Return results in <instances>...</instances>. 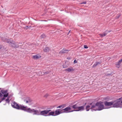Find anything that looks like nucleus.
Here are the masks:
<instances>
[{
	"label": "nucleus",
	"mask_w": 122,
	"mask_h": 122,
	"mask_svg": "<svg viewBox=\"0 0 122 122\" xmlns=\"http://www.w3.org/2000/svg\"><path fill=\"white\" fill-rule=\"evenodd\" d=\"M41 56L39 55H36L33 56V58L35 59H38L40 58Z\"/></svg>",
	"instance_id": "nucleus-14"
},
{
	"label": "nucleus",
	"mask_w": 122,
	"mask_h": 122,
	"mask_svg": "<svg viewBox=\"0 0 122 122\" xmlns=\"http://www.w3.org/2000/svg\"><path fill=\"white\" fill-rule=\"evenodd\" d=\"M63 107V105H60V106H59L58 107H57V108H60L61 107Z\"/></svg>",
	"instance_id": "nucleus-26"
},
{
	"label": "nucleus",
	"mask_w": 122,
	"mask_h": 122,
	"mask_svg": "<svg viewBox=\"0 0 122 122\" xmlns=\"http://www.w3.org/2000/svg\"><path fill=\"white\" fill-rule=\"evenodd\" d=\"M34 45L33 44L30 45H29V47L30 48H32V47L34 46Z\"/></svg>",
	"instance_id": "nucleus-23"
},
{
	"label": "nucleus",
	"mask_w": 122,
	"mask_h": 122,
	"mask_svg": "<svg viewBox=\"0 0 122 122\" xmlns=\"http://www.w3.org/2000/svg\"><path fill=\"white\" fill-rule=\"evenodd\" d=\"M113 101L110 102H105V105L106 106H111L113 105Z\"/></svg>",
	"instance_id": "nucleus-10"
},
{
	"label": "nucleus",
	"mask_w": 122,
	"mask_h": 122,
	"mask_svg": "<svg viewBox=\"0 0 122 122\" xmlns=\"http://www.w3.org/2000/svg\"><path fill=\"white\" fill-rule=\"evenodd\" d=\"M110 31H108V32H110Z\"/></svg>",
	"instance_id": "nucleus-35"
},
{
	"label": "nucleus",
	"mask_w": 122,
	"mask_h": 122,
	"mask_svg": "<svg viewBox=\"0 0 122 122\" xmlns=\"http://www.w3.org/2000/svg\"><path fill=\"white\" fill-rule=\"evenodd\" d=\"M121 16V15L120 14H119L117 15L116 17V18L117 19L119 17H120Z\"/></svg>",
	"instance_id": "nucleus-24"
},
{
	"label": "nucleus",
	"mask_w": 122,
	"mask_h": 122,
	"mask_svg": "<svg viewBox=\"0 0 122 122\" xmlns=\"http://www.w3.org/2000/svg\"><path fill=\"white\" fill-rule=\"evenodd\" d=\"M63 113H68L73 112L71 109V107H67L64 109L62 110Z\"/></svg>",
	"instance_id": "nucleus-7"
},
{
	"label": "nucleus",
	"mask_w": 122,
	"mask_h": 122,
	"mask_svg": "<svg viewBox=\"0 0 122 122\" xmlns=\"http://www.w3.org/2000/svg\"><path fill=\"white\" fill-rule=\"evenodd\" d=\"M113 107L122 108V98H121L113 101Z\"/></svg>",
	"instance_id": "nucleus-4"
},
{
	"label": "nucleus",
	"mask_w": 122,
	"mask_h": 122,
	"mask_svg": "<svg viewBox=\"0 0 122 122\" xmlns=\"http://www.w3.org/2000/svg\"><path fill=\"white\" fill-rule=\"evenodd\" d=\"M51 111V110H44L41 111L40 110H36L34 109H31L30 108H29V109L28 110V112L30 113H33V115H41L46 116L47 115H46L48 113Z\"/></svg>",
	"instance_id": "nucleus-1"
},
{
	"label": "nucleus",
	"mask_w": 122,
	"mask_h": 122,
	"mask_svg": "<svg viewBox=\"0 0 122 122\" xmlns=\"http://www.w3.org/2000/svg\"><path fill=\"white\" fill-rule=\"evenodd\" d=\"M86 3V1L83 2L81 3V4H85Z\"/></svg>",
	"instance_id": "nucleus-30"
},
{
	"label": "nucleus",
	"mask_w": 122,
	"mask_h": 122,
	"mask_svg": "<svg viewBox=\"0 0 122 122\" xmlns=\"http://www.w3.org/2000/svg\"><path fill=\"white\" fill-rule=\"evenodd\" d=\"M71 58L70 57H67V59H69V60L71 59Z\"/></svg>",
	"instance_id": "nucleus-33"
},
{
	"label": "nucleus",
	"mask_w": 122,
	"mask_h": 122,
	"mask_svg": "<svg viewBox=\"0 0 122 122\" xmlns=\"http://www.w3.org/2000/svg\"><path fill=\"white\" fill-rule=\"evenodd\" d=\"M68 51L67 50H66V49L64 48L61 51L59 52V54H63V53H67Z\"/></svg>",
	"instance_id": "nucleus-12"
},
{
	"label": "nucleus",
	"mask_w": 122,
	"mask_h": 122,
	"mask_svg": "<svg viewBox=\"0 0 122 122\" xmlns=\"http://www.w3.org/2000/svg\"><path fill=\"white\" fill-rule=\"evenodd\" d=\"M92 109H94V110H101L104 108V106L102 102H97L95 105H92L91 107Z\"/></svg>",
	"instance_id": "nucleus-3"
},
{
	"label": "nucleus",
	"mask_w": 122,
	"mask_h": 122,
	"mask_svg": "<svg viewBox=\"0 0 122 122\" xmlns=\"http://www.w3.org/2000/svg\"><path fill=\"white\" fill-rule=\"evenodd\" d=\"M108 32H104L103 34H99V35L100 36L102 37H103L105 36L106 35H107Z\"/></svg>",
	"instance_id": "nucleus-15"
},
{
	"label": "nucleus",
	"mask_w": 122,
	"mask_h": 122,
	"mask_svg": "<svg viewBox=\"0 0 122 122\" xmlns=\"http://www.w3.org/2000/svg\"><path fill=\"white\" fill-rule=\"evenodd\" d=\"M30 26H25L24 27L26 29H27L28 28H30Z\"/></svg>",
	"instance_id": "nucleus-25"
},
{
	"label": "nucleus",
	"mask_w": 122,
	"mask_h": 122,
	"mask_svg": "<svg viewBox=\"0 0 122 122\" xmlns=\"http://www.w3.org/2000/svg\"><path fill=\"white\" fill-rule=\"evenodd\" d=\"M92 103H90L89 105L87 106L86 107V111H89V109L91 108L92 109V111H93V110H94L93 109H92L91 108V106L92 105Z\"/></svg>",
	"instance_id": "nucleus-11"
},
{
	"label": "nucleus",
	"mask_w": 122,
	"mask_h": 122,
	"mask_svg": "<svg viewBox=\"0 0 122 122\" xmlns=\"http://www.w3.org/2000/svg\"><path fill=\"white\" fill-rule=\"evenodd\" d=\"M117 67H118V68H119V67H118L119 66V65H117Z\"/></svg>",
	"instance_id": "nucleus-34"
},
{
	"label": "nucleus",
	"mask_w": 122,
	"mask_h": 122,
	"mask_svg": "<svg viewBox=\"0 0 122 122\" xmlns=\"http://www.w3.org/2000/svg\"><path fill=\"white\" fill-rule=\"evenodd\" d=\"M48 113V114L47 116H50L51 115L52 116H55V112H50L49 113V112Z\"/></svg>",
	"instance_id": "nucleus-16"
},
{
	"label": "nucleus",
	"mask_w": 122,
	"mask_h": 122,
	"mask_svg": "<svg viewBox=\"0 0 122 122\" xmlns=\"http://www.w3.org/2000/svg\"><path fill=\"white\" fill-rule=\"evenodd\" d=\"M122 62V59H121L119 60L118 63H117V65H119L118 67H119L120 64Z\"/></svg>",
	"instance_id": "nucleus-21"
},
{
	"label": "nucleus",
	"mask_w": 122,
	"mask_h": 122,
	"mask_svg": "<svg viewBox=\"0 0 122 122\" xmlns=\"http://www.w3.org/2000/svg\"><path fill=\"white\" fill-rule=\"evenodd\" d=\"M84 47L85 48H88V47L86 45H84Z\"/></svg>",
	"instance_id": "nucleus-29"
},
{
	"label": "nucleus",
	"mask_w": 122,
	"mask_h": 122,
	"mask_svg": "<svg viewBox=\"0 0 122 122\" xmlns=\"http://www.w3.org/2000/svg\"><path fill=\"white\" fill-rule=\"evenodd\" d=\"M48 73H47V72H44L43 73H42L41 71H40L38 73V74H37V75L38 76H41V75H44V74H47Z\"/></svg>",
	"instance_id": "nucleus-19"
},
{
	"label": "nucleus",
	"mask_w": 122,
	"mask_h": 122,
	"mask_svg": "<svg viewBox=\"0 0 122 122\" xmlns=\"http://www.w3.org/2000/svg\"><path fill=\"white\" fill-rule=\"evenodd\" d=\"M70 30L69 32H70Z\"/></svg>",
	"instance_id": "nucleus-36"
},
{
	"label": "nucleus",
	"mask_w": 122,
	"mask_h": 122,
	"mask_svg": "<svg viewBox=\"0 0 122 122\" xmlns=\"http://www.w3.org/2000/svg\"><path fill=\"white\" fill-rule=\"evenodd\" d=\"M63 67L64 68H65V67H64V66H63Z\"/></svg>",
	"instance_id": "nucleus-37"
},
{
	"label": "nucleus",
	"mask_w": 122,
	"mask_h": 122,
	"mask_svg": "<svg viewBox=\"0 0 122 122\" xmlns=\"http://www.w3.org/2000/svg\"><path fill=\"white\" fill-rule=\"evenodd\" d=\"M11 105L13 107L17 109L21 110L27 112H28V110L29 109V108H28L26 106L24 107L23 106L21 105H18L16 102H12L11 103Z\"/></svg>",
	"instance_id": "nucleus-2"
},
{
	"label": "nucleus",
	"mask_w": 122,
	"mask_h": 122,
	"mask_svg": "<svg viewBox=\"0 0 122 122\" xmlns=\"http://www.w3.org/2000/svg\"><path fill=\"white\" fill-rule=\"evenodd\" d=\"M1 89V88H0V90Z\"/></svg>",
	"instance_id": "nucleus-38"
},
{
	"label": "nucleus",
	"mask_w": 122,
	"mask_h": 122,
	"mask_svg": "<svg viewBox=\"0 0 122 122\" xmlns=\"http://www.w3.org/2000/svg\"><path fill=\"white\" fill-rule=\"evenodd\" d=\"M74 63H77V61L76 60H75L74 61Z\"/></svg>",
	"instance_id": "nucleus-32"
},
{
	"label": "nucleus",
	"mask_w": 122,
	"mask_h": 122,
	"mask_svg": "<svg viewBox=\"0 0 122 122\" xmlns=\"http://www.w3.org/2000/svg\"><path fill=\"white\" fill-rule=\"evenodd\" d=\"M60 109H58L57 110L55 111V114L56 116L58 115L61 113H63L62 111V110H59Z\"/></svg>",
	"instance_id": "nucleus-9"
},
{
	"label": "nucleus",
	"mask_w": 122,
	"mask_h": 122,
	"mask_svg": "<svg viewBox=\"0 0 122 122\" xmlns=\"http://www.w3.org/2000/svg\"><path fill=\"white\" fill-rule=\"evenodd\" d=\"M5 101H6V102H7V103H9L10 102V101H9V99L8 98L7 99H6V100H5Z\"/></svg>",
	"instance_id": "nucleus-27"
},
{
	"label": "nucleus",
	"mask_w": 122,
	"mask_h": 122,
	"mask_svg": "<svg viewBox=\"0 0 122 122\" xmlns=\"http://www.w3.org/2000/svg\"><path fill=\"white\" fill-rule=\"evenodd\" d=\"M101 63V62H96L93 65V67H95L97 66H98L99 65H100Z\"/></svg>",
	"instance_id": "nucleus-17"
},
{
	"label": "nucleus",
	"mask_w": 122,
	"mask_h": 122,
	"mask_svg": "<svg viewBox=\"0 0 122 122\" xmlns=\"http://www.w3.org/2000/svg\"><path fill=\"white\" fill-rule=\"evenodd\" d=\"M71 109H76V110H72L74 111H82L84 110V106H83L81 107H78L77 106V104L73 105L72 106H71Z\"/></svg>",
	"instance_id": "nucleus-5"
},
{
	"label": "nucleus",
	"mask_w": 122,
	"mask_h": 122,
	"mask_svg": "<svg viewBox=\"0 0 122 122\" xmlns=\"http://www.w3.org/2000/svg\"><path fill=\"white\" fill-rule=\"evenodd\" d=\"M7 42L9 43L13 47L17 48L19 47L18 46L15 45V42L12 41H10L9 40L7 41Z\"/></svg>",
	"instance_id": "nucleus-8"
},
{
	"label": "nucleus",
	"mask_w": 122,
	"mask_h": 122,
	"mask_svg": "<svg viewBox=\"0 0 122 122\" xmlns=\"http://www.w3.org/2000/svg\"><path fill=\"white\" fill-rule=\"evenodd\" d=\"M66 70L69 72L72 71H74V70L72 68H69L66 69Z\"/></svg>",
	"instance_id": "nucleus-18"
},
{
	"label": "nucleus",
	"mask_w": 122,
	"mask_h": 122,
	"mask_svg": "<svg viewBox=\"0 0 122 122\" xmlns=\"http://www.w3.org/2000/svg\"><path fill=\"white\" fill-rule=\"evenodd\" d=\"M49 50V48L48 47H46L44 49V51L45 52H48Z\"/></svg>",
	"instance_id": "nucleus-20"
},
{
	"label": "nucleus",
	"mask_w": 122,
	"mask_h": 122,
	"mask_svg": "<svg viewBox=\"0 0 122 122\" xmlns=\"http://www.w3.org/2000/svg\"><path fill=\"white\" fill-rule=\"evenodd\" d=\"M24 101L25 102V103H26L30 102H31V100L29 97H28L26 98L25 100H24Z\"/></svg>",
	"instance_id": "nucleus-13"
},
{
	"label": "nucleus",
	"mask_w": 122,
	"mask_h": 122,
	"mask_svg": "<svg viewBox=\"0 0 122 122\" xmlns=\"http://www.w3.org/2000/svg\"><path fill=\"white\" fill-rule=\"evenodd\" d=\"M3 96V95L0 92V97H1Z\"/></svg>",
	"instance_id": "nucleus-31"
},
{
	"label": "nucleus",
	"mask_w": 122,
	"mask_h": 122,
	"mask_svg": "<svg viewBox=\"0 0 122 122\" xmlns=\"http://www.w3.org/2000/svg\"><path fill=\"white\" fill-rule=\"evenodd\" d=\"M46 37V36L44 34H43L41 36V37L42 38H43Z\"/></svg>",
	"instance_id": "nucleus-22"
},
{
	"label": "nucleus",
	"mask_w": 122,
	"mask_h": 122,
	"mask_svg": "<svg viewBox=\"0 0 122 122\" xmlns=\"http://www.w3.org/2000/svg\"><path fill=\"white\" fill-rule=\"evenodd\" d=\"M49 95L47 94H46L44 96V97H47Z\"/></svg>",
	"instance_id": "nucleus-28"
},
{
	"label": "nucleus",
	"mask_w": 122,
	"mask_h": 122,
	"mask_svg": "<svg viewBox=\"0 0 122 122\" xmlns=\"http://www.w3.org/2000/svg\"><path fill=\"white\" fill-rule=\"evenodd\" d=\"M1 92L2 93L4 94V97L3 98H1V100L0 101V103L2 101L5 100V97H7L8 95V93L7 90H1Z\"/></svg>",
	"instance_id": "nucleus-6"
}]
</instances>
